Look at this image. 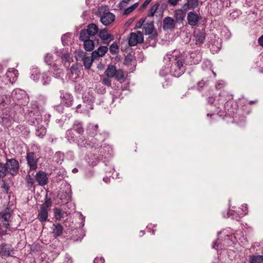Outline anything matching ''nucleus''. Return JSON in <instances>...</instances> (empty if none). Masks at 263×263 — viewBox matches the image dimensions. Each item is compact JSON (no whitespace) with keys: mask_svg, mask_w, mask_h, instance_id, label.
<instances>
[{"mask_svg":"<svg viewBox=\"0 0 263 263\" xmlns=\"http://www.w3.org/2000/svg\"><path fill=\"white\" fill-rule=\"evenodd\" d=\"M227 97L226 95H220L217 99L218 104L221 108V113L219 114V116L223 118L230 117L239 121L242 120L241 117L238 114L237 104L232 98L228 100Z\"/></svg>","mask_w":263,"mask_h":263,"instance_id":"f257e3e1","label":"nucleus"},{"mask_svg":"<svg viewBox=\"0 0 263 263\" xmlns=\"http://www.w3.org/2000/svg\"><path fill=\"white\" fill-rule=\"evenodd\" d=\"M184 57L177 51H174L172 54H166L164 57L165 63H169L170 73L173 76L178 78L184 73L185 68Z\"/></svg>","mask_w":263,"mask_h":263,"instance_id":"f03ea898","label":"nucleus"},{"mask_svg":"<svg viewBox=\"0 0 263 263\" xmlns=\"http://www.w3.org/2000/svg\"><path fill=\"white\" fill-rule=\"evenodd\" d=\"M83 104H79L76 107V112L77 113H88L93 109V104L95 98L92 94L85 93L83 96Z\"/></svg>","mask_w":263,"mask_h":263,"instance_id":"7ed1b4c3","label":"nucleus"},{"mask_svg":"<svg viewBox=\"0 0 263 263\" xmlns=\"http://www.w3.org/2000/svg\"><path fill=\"white\" fill-rule=\"evenodd\" d=\"M5 164L7 174L15 176L19 173L20 164L15 158L7 159Z\"/></svg>","mask_w":263,"mask_h":263,"instance_id":"20e7f679","label":"nucleus"},{"mask_svg":"<svg viewBox=\"0 0 263 263\" xmlns=\"http://www.w3.org/2000/svg\"><path fill=\"white\" fill-rule=\"evenodd\" d=\"M26 159L30 171L35 170L37 168L39 158H37L34 152H27Z\"/></svg>","mask_w":263,"mask_h":263,"instance_id":"39448f33","label":"nucleus"},{"mask_svg":"<svg viewBox=\"0 0 263 263\" xmlns=\"http://www.w3.org/2000/svg\"><path fill=\"white\" fill-rule=\"evenodd\" d=\"M235 209H230L227 212V218H231L232 219H234L236 221H240L241 217H243L246 214V213L243 211V210L240 208H236ZM224 217H226L224 216Z\"/></svg>","mask_w":263,"mask_h":263,"instance_id":"423d86ee","label":"nucleus"},{"mask_svg":"<svg viewBox=\"0 0 263 263\" xmlns=\"http://www.w3.org/2000/svg\"><path fill=\"white\" fill-rule=\"evenodd\" d=\"M143 41V33L140 31H137L135 32H131L130 33V37L128 40V44L130 46H136L138 44H141Z\"/></svg>","mask_w":263,"mask_h":263,"instance_id":"0eeeda50","label":"nucleus"},{"mask_svg":"<svg viewBox=\"0 0 263 263\" xmlns=\"http://www.w3.org/2000/svg\"><path fill=\"white\" fill-rule=\"evenodd\" d=\"M206 109L207 110L206 116L210 118H213L216 115H219L221 113V108L220 105L218 104L217 100L215 103L214 105H206Z\"/></svg>","mask_w":263,"mask_h":263,"instance_id":"6e6552de","label":"nucleus"},{"mask_svg":"<svg viewBox=\"0 0 263 263\" xmlns=\"http://www.w3.org/2000/svg\"><path fill=\"white\" fill-rule=\"evenodd\" d=\"M35 179L37 182L38 185L41 186H44L46 185L48 181L47 174L45 172L41 170L36 173Z\"/></svg>","mask_w":263,"mask_h":263,"instance_id":"1a4fd4ad","label":"nucleus"},{"mask_svg":"<svg viewBox=\"0 0 263 263\" xmlns=\"http://www.w3.org/2000/svg\"><path fill=\"white\" fill-rule=\"evenodd\" d=\"M175 20L170 16L164 17L163 20L162 28L164 31L172 30L175 27Z\"/></svg>","mask_w":263,"mask_h":263,"instance_id":"9d476101","label":"nucleus"},{"mask_svg":"<svg viewBox=\"0 0 263 263\" xmlns=\"http://www.w3.org/2000/svg\"><path fill=\"white\" fill-rule=\"evenodd\" d=\"M99 35L104 44H108L114 40V35L109 33L106 28L101 30Z\"/></svg>","mask_w":263,"mask_h":263,"instance_id":"9b49d317","label":"nucleus"},{"mask_svg":"<svg viewBox=\"0 0 263 263\" xmlns=\"http://www.w3.org/2000/svg\"><path fill=\"white\" fill-rule=\"evenodd\" d=\"M115 15L111 12H104L101 16V22L105 26H107L115 21Z\"/></svg>","mask_w":263,"mask_h":263,"instance_id":"f8f14e48","label":"nucleus"},{"mask_svg":"<svg viewBox=\"0 0 263 263\" xmlns=\"http://www.w3.org/2000/svg\"><path fill=\"white\" fill-rule=\"evenodd\" d=\"M13 251V249H11V246L10 245L3 243L0 246V255L2 257L12 256L11 254V252Z\"/></svg>","mask_w":263,"mask_h":263,"instance_id":"ddd939ff","label":"nucleus"},{"mask_svg":"<svg viewBox=\"0 0 263 263\" xmlns=\"http://www.w3.org/2000/svg\"><path fill=\"white\" fill-rule=\"evenodd\" d=\"M105 137L104 136L101 135V137H91L90 140L88 141V143H90L91 145H89L91 147L95 148H99L102 146V142L104 141Z\"/></svg>","mask_w":263,"mask_h":263,"instance_id":"4468645a","label":"nucleus"},{"mask_svg":"<svg viewBox=\"0 0 263 263\" xmlns=\"http://www.w3.org/2000/svg\"><path fill=\"white\" fill-rule=\"evenodd\" d=\"M60 98L62 99V103L65 104L67 107L72 105L73 102V96L69 93H63L61 95Z\"/></svg>","mask_w":263,"mask_h":263,"instance_id":"2eb2a0df","label":"nucleus"},{"mask_svg":"<svg viewBox=\"0 0 263 263\" xmlns=\"http://www.w3.org/2000/svg\"><path fill=\"white\" fill-rule=\"evenodd\" d=\"M210 38V41H209L207 43L208 47L210 49L212 52H217L220 50L221 45L218 43V41L215 39V37L212 39V37H211Z\"/></svg>","mask_w":263,"mask_h":263,"instance_id":"dca6fc26","label":"nucleus"},{"mask_svg":"<svg viewBox=\"0 0 263 263\" xmlns=\"http://www.w3.org/2000/svg\"><path fill=\"white\" fill-rule=\"evenodd\" d=\"M99 126L93 124H89L86 129V134L89 137H101V134H98Z\"/></svg>","mask_w":263,"mask_h":263,"instance_id":"f3484780","label":"nucleus"},{"mask_svg":"<svg viewBox=\"0 0 263 263\" xmlns=\"http://www.w3.org/2000/svg\"><path fill=\"white\" fill-rule=\"evenodd\" d=\"M108 51V47L106 46H100L96 50L92 51L91 52V57L93 59H97L99 57L104 56Z\"/></svg>","mask_w":263,"mask_h":263,"instance_id":"a211bd4d","label":"nucleus"},{"mask_svg":"<svg viewBox=\"0 0 263 263\" xmlns=\"http://www.w3.org/2000/svg\"><path fill=\"white\" fill-rule=\"evenodd\" d=\"M0 123L4 127L9 128L12 125L13 120L10 115L3 114Z\"/></svg>","mask_w":263,"mask_h":263,"instance_id":"6ab92c4d","label":"nucleus"},{"mask_svg":"<svg viewBox=\"0 0 263 263\" xmlns=\"http://www.w3.org/2000/svg\"><path fill=\"white\" fill-rule=\"evenodd\" d=\"M48 217V210L45 206H41L37 215V218L42 223L47 220Z\"/></svg>","mask_w":263,"mask_h":263,"instance_id":"aec40b11","label":"nucleus"},{"mask_svg":"<svg viewBox=\"0 0 263 263\" xmlns=\"http://www.w3.org/2000/svg\"><path fill=\"white\" fill-rule=\"evenodd\" d=\"M80 135H83L84 132V125L82 121L76 120L71 128Z\"/></svg>","mask_w":263,"mask_h":263,"instance_id":"412c9836","label":"nucleus"},{"mask_svg":"<svg viewBox=\"0 0 263 263\" xmlns=\"http://www.w3.org/2000/svg\"><path fill=\"white\" fill-rule=\"evenodd\" d=\"M52 229L53 236L55 238L62 235L63 232V227L62 224L59 223H53Z\"/></svg>","mask_w":263,"mask_h":263,"instance_id":"4be33fe9","label":"nucleus"},{"mask_svg":"<svg viewBox=\"0 0 263 263\" xmlns=\"http://www.w3.org/2000/svg\"><path fill=\"white\" fill-rule=\"evenodd\" d=\"M155 29L154 22L152 21H146L145 25L142 28V30L145 35L150 34L154 32Z\"/></svg>","mask_w":263,"mask_h":263,"instance_id":"5701e85b","label":"nucleus"},{"mask_svg":"<svg viewBox=\"0 0 263 263\" xmlns=\"http://www.w3.org/2000/svg\"><path fill=\"white\" fill-rule=\"evenodd\" d=\"M61 59L64 67L67 68L69 67L70 63L73 61L72 58L68 52L63 53L61 55Z\"/></svg>","mask_w":263,"mask_h":263,"instance_id":"b1692460","label":"nucleus"},{"mask_svg":"<svg viewBox=\"0 0 263 263\" xmlns=\"http://www.w3.org/2000/svg\"><path fill=\"white\" fill-rule=\"evenodd\" d=\"M188 23L190 25L195 26L197 24V13L195 11L189 12L187 16Z\"/></svg>","mask_w":263,"mask_h":263,"instance_id":"393cba45","label":"nucleus"},{"mask_svg":"<svg viewBox=\"0 0 263 263\" xmlns=\"http://www.w3.org/2000/svg\"><path fill=\"white\" fill-rule=\"evenodd\" d=\"M40 77L41 83L43 85H48L50 84L51 78L49 71L41 73Z\"/></svg>","mask_w":263,"mask_h":263,"instance_id":"a878e982","label":"nucleus"},{"mask_svg":"<svg viewBox=\"0 0 263 263\" xmlns=\"http://www.w3.org/2000/svg\"><path fill=\"white\" fill-rule=\"evenodd\" d=\"M46 128L43 125L38 124L35 127V135L43 138L46 134Z\"/></svg>","mask_w":263,"mask_h":263,"instance_id":"bb28decb","label":"nucleus"},{"mask_svg":"<svg viewBox=\"0 0 263 263\" xmlns=\"http://www.w3.org/2000/svg\"><path fill=\"white\" fill-rule=\"evenodd\" d=\"M65 138L70 143H75L76 142V135L74 134L73 130L72 128L66 130Z\"/></svg>","mask_w":263,"mask_h":263,"instance_id":"cd10ccee","label":"nucleus"},{"mask_svg":"<svg viewBox=\"0 0 263 263\" xmlns=\"http://www.w3.org/2000/svg\"><path fill=\"white\" fill-rule=\"evenodd\" d=\"M26 186L28 190H35L34 180L30 175L28 174L25 178Z\"/></svg>","mask_w":263,"mask_h":263,"instance_id":"c85d7f7f","label":"nucleus"},{"mask_svg":"<svg viewBox=\"0 0 263 263\" xmlns=\"http://www.w3.org/2000/svg\"><path fill=\"white\" fill-rule=\"evenodd\" d=\"M117 72V69L115 65L109 64L105 70L104 73L108 77L113 78Z\"/></svg>","mask_w":263,"mask_h":263,"instance_id":"c756f323","label":"nucleus"},{"mask_svg":"<svg viewBox=\"0 0 263 263\" xmlns=\"http://www.w3.org/2000/svg\"><path fill=\"white\" fill-rule=\"evenodd\" d=\"M149 36L146 40V43L150 46H154L156 45L157 42V38L158 36V33L156 30L154 32L148 34Z\"/></svg>","mask_w":263,"mask_h":263,"instance_id":"7c9ffc66","label":"nucleus"},{"mask_svg":"<svg viewBox=\"0 0 263 263\" xmlns=\"http://www.w3.org/2000/svg\"><path fill=\"white\" fill-rule=\"evenodd\" d=\"M86 30L90 33L92 37L99 32L98 27L95 24L91 23L87 26Z\"/></svg>","mask_w":263,"mask_h":263,"instance_id":"2f4dec72","label":"nucleus"},{"mask_svg":"<svg viewBox=\"0 0 263 263\" xmlns=\"http://www.w3.org/2000/svg\"><path fill=\"white\" fill-rule=\"evenodd\" d=\"M30 74L31 79L35 81H38L39 80L41 74L40 70L37 68H32L31 70Z\"/></svg>","mask_w":263,"mask_h":263,"instance_id":"473e14b6","label":"nucleus"},{"mask_svg":"<svg viewBox=\"0 0 263 263\" xmlns=\"http://www.w3.org/2000/svg\"><path fill=\"white\" fill-rule=\"evenodd\" d=\"M84 48L87 51H91L94 49L95 43L92 40H87L83 41Z\"/></svg>","mask_w":263,"mask_h":263,"instance_id":"72a5a7b5","label":"nucleus"},{"mask_svg":"<svg viewBox=\"0 0 263 263\" xmlns=\"http://www.w3.org/2000/svg\"><path fill=\"white\" fill-rule=\"evenodd\" d=\"M197 6V0H187V2L183 5L184 10L186 11L188 9H194Z\"/></svg>","mask_w":263,"mask_h":263,"instance_id":"f704fd0d","label":"nucleus"},{"mask_svg":"<svg viewBox=\"0 0 263 263\" xmlns=\"http://www.w3.org/2000/svg\"><path fill=\"white\" fill-rule=\"evenodd\" d=\"M92 37L90 33L86 29H82L80 32L79 40L81 42H83Z\"/></svg>","mask_w":263,"mask_h":263,"instance_id":"c9c22d12","label":"nucleus"},{"mask_svg":"<svg viewBox=\"0 0 263 263\" xmlns=\"http://www.w3.org/2000/svg\"><path fill=\"white\" fill-rule=\"evenodd\" d=\"M50 69L51 72H53V74L55 75L56 78L61 77L62 74V70L58 67L57 64H53L51 66Z\"/></svg>","mask_w":263,"mask_h":263,"instance_id":"e433bc0d","label":"nucleus"},{"mask_svg":"<svg viewBox=\"0 0 263 263\" xmlns=\"http://www.w3.org/2000/svg\"><path fill=\"white\" fill-rule=\"evenodd\" d=\"M95 59H93L91 57H83V58H82V61L84 66H85V68L86 69H89L91 66L93 61Z\"/></svg>","mask_w":263,"mask_h":263,"instance_id":"4c0bfd02","label":"nucleus"},{"mask_svg":"<svg viewBox=\"0 0 263 263\" xmlns=\"http://www.w3.org/2000/svg\"><path fill=\"white\" fill-rule=\"evenodd\" d=\"M0 186L4 194H8L9 193L10 186L9 183L6 179H3L2 180V183H0Z\"/></svg>","mask_w":263,"mask_h":263,"instance_id":"58836bf2","label":"nucleus"},{"mask_svg":"<svg viewBox=\"0 0 263 263\" xmlns=\"http://www.w3.org/2000/svg\"><path fill=\"white\" fill-rule=\"evenodd\" d=\"M64 212L60 208H55L53 209V214L55 219L57 220H61L64 216Z\"/></svg>","mask_w":263,"mask_h":263,"instance_id":"ea45409f","label":"nucleus"},{"mask_svg":"<svg viewBox=\"0 0 263 263\" xmlns=\"http://www.w3.org/2000/svg\"><path fill=\"white\" fill-rule=\"evenodd\" d=\"M82 135H80L79 138H76V142L78 145L80 147H86V145H91L90 143H88V140L84 138L83 137H81Z\"/></svg>","mask_w":263,"mask_h":263,"instance_id":"a19ab883","label":"nucleus"},{"mask_svg":"<svg viewBox=\"0 0 263 263\" xmlns=\"http://www.w3.org/2000/svg\"><path fill=\"white\" fill-rule=\"evenodd\" d=\"M185 16V14L181 10H177L175 11V17L176 21H182L183 20Z\"/></svg>","mask_w":263,"mask_h":263,"instance_id":"79ce46f5","label":"nucleus"},{"mask_svg":"<svg viewBox=\"0 0 263 263\" xmlns=\"http://www.w3.org/2000/svg\"><path fill=\"white\" fill-rule=\"evenodd\" d=\"M115 79L118 81H124V73L122 69H117V72L114 76Z\"/></svg>","mask_w":263,"mask_h":263,"instance_id":"37998d69","label":"nucleus"},{"mask_svg":"<svg viewBox=\"0 0 263 263\" xmlns=\"http://www.w3.org/2000/svg\"><path fill=\"white\" fill-rule=\"evenodd\" d=\"M250 260V263H263V256H252Z\"/></svg>","mask_w":263,"mask_h":263,"instance_id":"c03bdc74","label":"nucleus"},{"mask_svg":"<svg viewBox=\"0 0 263 263\" xmlns=\"http://www.w3.org/2000/svg\"><path fill=\"white\" fill-rule=\"evenodd\" d=\"M134 59V56L130 53H128L125 57L123 62L124 64L127 66L132 65Z\"/></svg>","mask_w":263,"mask_h":263,"instance_id":"a18cd8bd","label":"nucleus"},{"mask_svg":"<svg viewBox=\"0 0 263 263\" xmlns=\"http://www.w3.org/2000/svg\"><path fill=\"white\" fill-rule=\"evenodd\" d=\"M109 51L112 54H115L119 52V46L117 42H114L109 47Z\"/></svg>","mask_w":263,"mask_h":263,"instance_id":"49530a36","label":"nucleus"},{"mask_svg":"<svg viewBox=\"0 0 263 263\" xmlns=\"http://www.w3.org/2000/svg\"><path fill=\"white\" fill-rule=\"evenodd\" d=\"M160 4L159 3H155L149 9V12L147 14L148 17H151L154 16V13L156 11V10L158 9V7L159 6Z\"/></svg>","mask_w":263,"mask_h":263,"instance_id":"de8ad7c7","label":"nucleus"},{"mask_svg":"<svg viewBox=\"0 0 263 263\" xmlns=\"http://www.w3.org/2000/svg\"><path fill=\"white\" fill-rule=\"evenodd\" d=\"M44 61L47 65H52V63L53 61V55L49 53H47L44 58Z\"/></svg>","mask_w":263,"mask_h":263,"instance_id":"09e8293b","label":"nucleus"},{"mask_svg":"<svg viewBox=\"0 0 263 263\" xmlns=\"http://www.w3.org/2000/svg\"><path fill=\"white\" fill-rule=\"evenodd\" d=\"M110 77H108L106 76V77H103V78H101L100 82L101 83L107 87H110L111 85V80Z\"/></svg>","mask_w":263,"mask_h":263,"instance_id":"8fccbe9b","label":"nucleus"},{"mask_svg":"<svg viewBox=\"0 0 263 263\" xmlns=\"http://www.w3.org/2000/svg\"><path fill=\"white\" fill-rule=\"evenodd\" d=\"M7 174L5 164L0 162V178H4Z\"/></svg>","mask_w":263,"mask_h":263,"instance_id":"3c124183","label":"nucleus"},{"mask_svg":"<svg viewBox=\"0 0 263 263\" xmlns=\"http://www.w3.org/2000/svg\"><path fill=\"white\" fill-rule=\"evenodd\" d=\"M64 154L60 152H57L54 155L55 161L58 163H62L63 161Z\"/></svg>","mask_w":263,"mask_h":263,"instance_id":"603ef678","label":"nucleus"},{"mask_svg":"<svg viewBox=\"0 0 263 263\" xmlns=\"http://www.w3.org/2000/svg\"><path fill=\"white\" fill-rule=\"evenodd\" d=\"M206 33L205 30L202 29V31L198 34V43L202 44L205 40Z\"/></svg>","mask_w":263,"mask_h":263,"instance_id":"864d4df0","label":"nucleus"},{"mask_svg":"<svg viewBox=\"0 0 263 263\" xmlns=\"http://www.w3.org/2000/svg\"><path fill=\"white\" fill-rule=\"evenodd\" d=\"M138 5V3H136L135 4H134L133 5H132L131 6L128 7L127 8H126L124 12V14H129L130 13H131L134 9H135L137 6Z\"/></svg>","mask_w":263,"mask_h":263,"instance_id":"5fc2aeb1","label":"nucleus"},{"mask_svg":"<svg viewBox=\"0 0 263 263\" xmlns=\"http://www.w3.org/2000/svg\"><path fill=\"white\" fill-rule=\"evenodd\" d=\"M51 200L50 198H48L47 197V194H46V197L45 198V202L43 205H42L41 206H45V207L46 208V209L47 208L51 207Z\"/></svg>","mask_w":263,"mask_h":263,"instance_id":"6e6d98bb","label":"nucleus"},{"mask_svg":"<svg viewBox=\"0 0 263 263\" xmlns=\"http://www.w3.org/2000/svg\"><path fill=\"white\" fill-rule=\"evenodd\" d=\"M146 18H141L136 24L135 28L137 29L141 28L142 27L144 26L145 23L146 22Z\"/></svg>","mask_w":263,"mask_h":263,"instance_id":"4d7b16f0","label":"nucleus"},{"mask_svg":"<svg viewBox=\"0 0 263 263\" xmlns=\"http://www.w3.org/2000/svg\"><path fill=\"white\" fill-rule=\"evenodd\" d=\"M96 89L98 93L104 94L106 92V88L100 84L97 85Z\"/></svg>","mask_w":263,"mask_h":263,"instance_id":"13d9d810","label":"nucleus"},{"mask_svg":"<svg viewBox=\"0 0 263 263\" xmlns=\"http://www.w3.org/2000/svg\"><path fill=\"white\" fill-rule=\"evenodd\" d=\"M54 109L59 113L62 114L64 111V107L62 104H58L54 107Z\"/></svg>","mask_w":263,"mask_h":263,"instance_id":"bf43d9fd","label":"nucleus"},{"mask_svg":"<svg viewBox=\"0 0 263 263\" xmlns=\"http://www.w3.org/2000/svg\"><path fill=\"white\" fill-rule=\"evenodd\" d=\"M7 104L3 98H0V109L3 110L7 106Z\"/></svg>","mask_w":263,"mask_h":263,"instance_id":"052dcab7","label":"nucleus"},{"mask_svg":"<svg viewBox=\"0 0 263 263\" xmlns=\"http://www.w3.org/2000/svg\"><path fill=\"white\" fill-rule=\"evenodd\" d=\"M24 95L25 96H26L25 92L24 91H22L21 90H16L15 91V96H14L15 98H16L17 100H19L21 99L20 97L18 96L19 95Z\"/></svg>","mask_w":263,"mask_h":263,"instance_id":"680f3d73","label":"nucleus"},{"mask_svg":"<svg viewBox=\"0 0 263 263\" xmlns=\"http://www.w3.org/2000/svg\"><path fill=\"white\" fill-rule=\"evenodd\" d=\"M215 99L213 97H210L207 99V103L206 105H214Z\"/></svg>","mask_w":263,"mask_h":263,"instance_id":"e2e57ef3","label":"nucleus"},{"mask_svg":"<svg viewBox=\"0 0 263 263\" xmlns=\"http://www.w3.org/2000/svg\"><path fill=\"white\" fill-rule=\"evenodd\" d=\"M2 221H6L8 220V219L10 217V214L8 212L4 213L1 216Z\"/></svg>","mask_w":263,"mask_h":263,"instance_id":"0e129e2a","label":"nucleus"},{"mask_svg":"<svg viewBox=\"0 0 263 263\" xmlns=\"http://www.w3.org/2000/svg\"><path fill=\"white\" fill-rule=\"evenodd\" d=\"M69 33H66L62 35L61 37V41L62 42V43L64 45H65L66 44H67L66 41L67 39V38L69 37Z\"/></svg>","mask_w":263,"mask_h":263,"instance_id":"69168bd1","label":"nucleus"},{"mask_svg":"<svg viewBox=\"0 0 263 263\" xmlns=\"http://www.w3.org/2000/svg\"><path fill=\"white\" fill-rule=\"evenodd\" d=\"M94 263H104V259L102 257H96L93 260Z\"/></svg>","mask_w":263,"mask_h":263,"instance_id":"338daca9","label":"nucleus"},{"mask_svg":"<svg viewBox=\"0 0 263 263\" xmlns=\"http://www.w3.org/2000/svg\"><path fill=\"white\" fill-rule=\"evenodd\" d=\"M179 0H168V3L170 5L175 6L178 4Z\"/></svg>","mask_w":263,"mask_h":263,"instance_id":"774afa93","label":"nucleus"}]
</instances>
